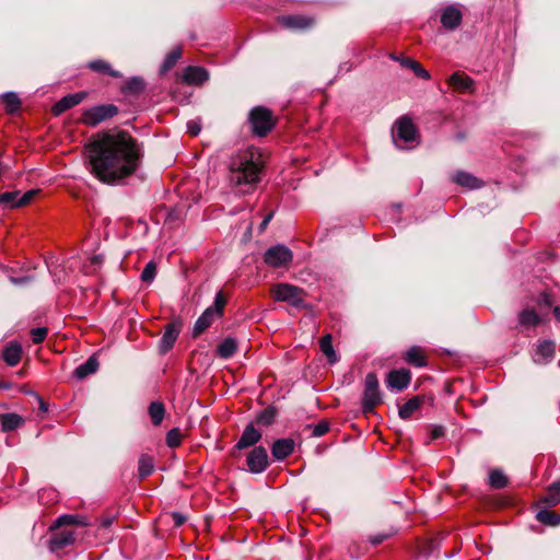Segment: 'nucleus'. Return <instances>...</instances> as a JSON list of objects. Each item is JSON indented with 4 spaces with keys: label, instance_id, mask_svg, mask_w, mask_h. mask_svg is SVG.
<instances>
[{
    "label": "nucleus",
    "instance_id": "nucleus-1",
    "mask_svg": "<svg viewBox=\"0 0 560 560\" xmlns=\"http://www.w3.org/2000/svg\"><path fill=\"white\" fill-rule=\"evenodd\" d=\"M90 172L102 183L115 184L132 175L140 166L142 149L126 131L103 132L84 147Z\"/></svg>",
    "mask_w": 560,
    "mask_h": 560
},
{
    "label": "nucleus",
    "instance_id": "nucleus-2",
    "mask_svg": "<svg viewBox=\"0 0 560 560\" xmlns=\"http://www.w3.org/2000/svg\"><path fill=\"white\" fill-rule=\"evenodd\" d=\"M262 168V155L258 148L240 150L230 159L228 175L230 187L241 195L253 192L260 182Z\"/></svg>",
    "mask_w": 560,
    "mask_h": 560
},
{
    "label": "nucleus",
    "instance_id": "nucleus-3",
    "mask_svg": "<svg viewBox=\"0 0 560 560\" xmlns=\"http://www.w3.org/2000/svg\"><path fill=\"white\" fill-rule=\"evenodd\" d=\"M558 503H560V481H555L549 487L547 493L539 500V510L536 514V518L545 525H558L560 523V516L555 511L549 510Z\"/></svg>",
    "mask_w": 560,
    "mask_h": 560
},
{
    "label": "nucleus",
    "instance_id": "nucleus-4",
    "mask_svg": "<svg viewBox=\"0 0 560 560\" xmlns=\"http://www.w3.org/2000/svg\"><path fill=\"white\" fill-rule=\"evenodd\" d=\"M278 118L271 109L265 106H255L248 114V124L253 135L266 137L277 125Z\"/></svg>",
    "mask_w": 560,
    "mask_h": 560
},
{
    "label": "nucleus",
    "instance_id": "nucleus-5",
    "mask_svg": "<svg viewBox=\"0 0 560 560\" xmlns=\"http://www.w3.org/2000/svg\"><path fill=\"white\" fill-rule=\"evenodd\" d=\"M396 145L400 149H411L419 144L420 133L409 116L400 117L393 133Z\"/></svg>",
    "mask_w": 560,
    "mask_h": 560
},
{
    "label": "nucleus",
    "instance_id": "nucleus-6",
    "mask_svg": "<svg viewBox=\"0 0 560 560\" xmlns=\"http://www.w3.org/2000/svg\"><path fill=\"white\" fill-rule=\"evenodd\" d=\"M270 295L275 301L287 302L293 307H306L305 298L306 292L304 289L290 283H277L270 289Z\"/></svg>",
    "mask_w": 560,
    "mask_h": 560
},
{
    "label": "nucleus",
    "instance_id": "nucleus-7",
    "mask_svg": "<svg viewBox=\"0 0 560 560\" xmlns=\"http://www.w3.org/2000/svg\"><path fill=\"white\" fill-rule=\"evenodd\" d=\"M382 402V396L378 388V378L375 373H369L364 381V390L362 397V411L364 415L374 412L375 408Z\"/></svg>",
    "mask_w": 560,
    "mask_h": 560
},
{
    "label": "nucleus",
    "instance_id": "nucleus-8",
    "mask_svg": "<svg viewBox=\"0 0 560 560\" xmlns=\"http://www.w3.org/2000/svg\"><path fill=\"white\" fill-rule=\"evenodd\" d=\"M119 113V109L114 104H102L86 108L82 112L80 121L88 127H96L101 122L113 118Z\"/></svg>",
    "mask_w": 560,
    "mask_h": 560
},
{
    "label": "nucleus",
    "instance_id": "nucleus-9",
    "mask_svg": "<svg viewBox=\"0 0 560 560\" xmlns=\"http://www.w3.org/2000/svg\"><path fill=\"white\" fill-rule=\"evenodd\" d=\"M292 252L284 245L268 248L264 255L266 265L272 268L285 267L292 260Z\"/></svg>",
    "mask_w": 560,
    "mask_h": 560
},
{
    "label": "nucleus",
    "instance_id": "nucleus-10",
    "mask_svg": "<svg viewBox=\"0 0 560 560\" xmlns=\"http://www.w3.org/2000/svg\"><path fill=\"white\" fill-rule=\"evenodd\" d=\"M246 466L252 474H260L268 467V454L264 446H255L246 456Z\"/></svg>",
    "mask_w": 560,
    "mask_h": 560
},
{
    "label": "nucleus",
    "instance_id": "nucleus-11",
    "mask_svg": "<svg viewBox=\"0 0 560 560\" xmlns=\"http://www.w3.org/2000/svg\"><path fill=\"white\" fill-rule=\"evenodd\" d=\"M51 537L49 539V550L52 552L62 550L67 548L68 546H71L75 540V534L72 529H55L51 530Z\"/></svg>",
    "mask_w": 560,
    "mask_h": 560
},
{
    "label": "nucleus",
    "instance_id": "nucleus-12",
    "mask_svg": "<svg viewBox=\"0 0 560 560\" xmlns=\"http://www.w3.org/2000/svg\"><path fill=\"white\" fill-rule=\"evenodd\" d=\"M278 23L293 31H303L314 25L315 21L313 18L301 14L282 15L278 18Z\"/></svg>",
    "mask_w": 560,
    "mask_h": 560
},
{
    "label": "nucleus",
    "instance_id": "nucleus-13",
    "mask_svg": "<svg viewBox=\"0 0 560 560\" xmlns=\"http://www.w3.org/2000/svg\"><path fill=\"white\" fill-rule=\"evenodd\" d=\"M411 381V373L407 369L392 370L387 374L386 385L390 389L402 390L407 388Z\"/></svg>",
    "mask_w": 560,
    "mask_h": 560
},
{
    "label": "nucleus",
    "instance_id": "nucleus-14",
    "mask_svg": "<svg viewBox=\"0 0 560 560\" xmlns=\"http://www.w3.org/2000/svg\"><path fill=\"white\" fill-rule=\"evenodd\" d=\"M427 400L430 402L433 401L431 397H427L424 395L413 396L399 407V417L404 420L410 419L418 410L422 408Z\"/></svg>",
    "mask_w": 560,
    "mask_h": 560
},
{
    "label": "nucleus",
    "instance_id": "nucleus-15",
    "mask_svg": "<svg viewBox=\"0 0 560 560\" xmlns=\"http://www.w3.org/2000/svg\"><path fill=\"white\" fill-rule=\"evenodd\" d=\"M88 96L86 92H77L73 94H68L54 104L51 112L54 115L58 116L65 113L66 110L77 106L81 102H83Z\"/></svg>",
    "mask_w": 560,
    "mask_h": 560
},
{
    "label": "nucleus",
    "instance_id": "nucleus-16",
    "mask_svg": "<svg viewBox=\"0 0 560 560\" xmlns=\"http://www.w3.org/2000/svg\"><path fill=\"white\" fill-rule=\"evenodd\" d=\"M402 360L411 366L424 368L428 365V355L424 348L420 346L410 347L404 354Z\"/></svg>",
    "mask_w": 560,
    "mask_h": 560
},
{
    "label": "nucleus",
    "instance_id": "nucleus-17",
    "mask_svg": "<svg viewBox=\"0 0 560 560\" xmlns=\"http://www.w3.org/2000/svg\"><path fill=\"white\" fill-rule=\"evenodd\" d=\"M180 332V325L177 324V323H170L166 325L165 327V330H164V334L161 338V341H160V351L161 353H166L168 352L175 341L177 340L178 338V335Z\"/></svg>",
    "mask_w": 560,
    "mask_h": 560
},
{
    "label": "nucleus",
    "instance_id": "nucleus-18",
    "mask_svg": "<svg viewBox=\"0 0 560 560\" xmlns=\"http://www.w3.org/2000/svg\"><path fill=\"white\" fill-rule=\"evenodd\" d=\"M462 11L455 5H447L441 14V23L447 30H455L462 23Z\"/></svg>",
    "mask_w": 560,
    "mask_h": 560
},
{
    "label": "nucleus",
    "instance_id": "nucleus-19",
    "mask_svg": "<svg viewBox=\"0 0 560 560\" xmlns=\"http://www.w3.org/2000/svg\"><path fill=\"white\" fill-rule=\"evenodd\" d=\"M22 345L15 340L8 342L2 350V359L9 366L18 365L22 359Z\"/></svg>",
    "mask_w": 560,
    "mask_h": 560
},
{
    "label": "nucleus",
    "instance_id": "nucleus-20",
    "mask_svg": "<svg viewBox=\"0 0 560 560\" xmlns=\"http://www.w3.org/2000/svg\"><path fill=\"white\" fill-rule=\"evenodd\" d=\"M209 75L205 68L189 66L183 72V81L190 85H200L208 80Z\"/></svg>",
    "mask_w": 560,
    "mask_h": 560
},
{
    "label": "nucleus",
    "instance_id": "nucleus-21",
    "mask_svg": "<svg viewBox=\"0 0 560 560\" xmlns=\"http://www.w3.org/2000/svg\"><path fill=\"white\" fill-rule=\"evenodd\" d=\"M294 441L292 439H279L271 445V454L278 460H283L292 454Z\"/></svg>",
    "mask_w": 560,
    "mask_h": 560
},
{
    "label": "nucleus",
    "instance_id": "nucleus-22",
    "mask_svg": "<svg viewBox=\"0 0 560 560\" xmlns=\"http://www.w3.org/2000/svg\"><path fill=\"white\" fill-rule=\"evenodd\" d=\"M260 439H261V433L253 424H248L244 429L235 447L237 450H243V448L254 446L257 442H259Z\"/></svg>",
    "mask_w": 560,
    "mask_h": 560
},
{
    "label": "nucleus",
    "instance_id": "nucleus-23",
    "mask_svg": "<svg viewBox=\"0 0 560 560\" xmlns=\"http://www.w3.org/2000/svg\"><path fill=\"white\" fill-rule=\"evenodd\" d=\"M86 68L95 73L108 75L112 78H120L121 73L115 70L112 65L104 59L91 60L86 63Z\"/></svg>",
    "mask_w": 560,
    "mask_h": 560
},
{
    "label": "nucleus",
    "instance_id": "nucleus-24",
    "mask_svg": "<svg viewBox=\"0 0 560 560\" xmlns=\"http://www.w3.org/2000/svg\"><path fill=\"white\" fill-rule=\"evenodd\" d=\"M452 180L457 185L468 189H478L483 185V182L481 179L464 171L456 172L452 176Z\"/></svg>",
    "mask_w": 560,
    "mask_h": 560
},
{
    "label": "nucleus",
    "instance_id": "nucleus-25",
    "mask_svg": "<svg viewBox=\"0 0 560 560\" xmlns=\"http://www.w3.org/2000/svg\"><path fill=\"white\" fill-rule=\"evenodd\" d=\"M215 317H218V315L214 313V308L208 307L195 323L194 337L199 336L206 329H208L212 325Z\"/></svg>",
    "mask_w": 560,
    "mask_h": 560
},
{
    "label": "nucleus",
    "instance_id": "nucleus-26",
    "mask_svg": "<svg viewBox=\"0 0 560 560\" xmlns=\"http://www.w3.org/2000/svg\"><path fill=\"white\" fill-rule=\"evenodd\" d=\"M448 84L454 90L464 93L471 90L474 81L465 73L454 72L448 79Z\"/></svg>",
    "mask_w": 560,
    "mask_h": 560
},
{
    "label": "nucleus",
    "instance_id": "nucleus-27",
    "mask_svg": "<svg viewBox=\"0 0 560 560\" xmlns=\"http://www.w3.org/2000/svg\"><path fill=\"white\" fill-rule=\"evenodd\" d=\"M556 351V346L553 342L544 340L539 342L536 349V353L534 355L535 362L545 363L548 362L551 358H553Z\"/></svg>",
    "mask_w": 560,
    "mask_h": 560
},
{
    "label": "nucleus",
    "instance_id": "nucleus-28",
    "mask_svg": "<svg viewBox=\"0 0 560 560\" xmlns=\"http://www.w3.org/2000/svg\"><path fill=\"white\" fill-rule=\"evenodd\" d=\"M0 422L2 431L10 432L22 427L25 420L18 413L9 412L0 415Z\"/></svg>",
    "mask_w": 560,
    "mask_h": 560
},
{
    "label": "nucleus",
    "instance_id": "nucleus-29",
    "mask_svg": "<svg viewBox=\"0 0 560 560\" xmlns=\"http://www.w3.org/2000/svg\"><path fill=\"white\" fill-rule=\"evenodd\" d=\"M68 525H80V526H88L89 523L86 522L85 517H81L79 515H72V514H65L59 516L55 523L50 526V530H55L57 528L68 526Z\"/></svg>",
    "mask_w": 560,
    "mask_h": 560
},
{
    "label": "nucleus",
    "instance_id": "nucleus-30",
    "mask_svg": "<svg viewBox=\"0 0 560 560\" xmlns=\"http://www.w3.org/2000/svg\"><path fill=\"white\" fill-rule=\"evenodd\" d=\"M98 369V361L95 357H90L84 363L80 364L73 372L78 380H83L86 376L94 374Z\"/></svg>",
    "mask_w": 560,
    "mask_h": 560
},
{
    "label": "nucleus",
    "instance_id": "nucleus-31",
    "mask_svg": "<svg viewBox=\"0 0 560 560\" xmlns=\"http://www.w3.org/2000/svg\"><path fill=\"white\" fill-rule=\"evenodd\" d=\"M541 322V318L539 315L532 308L523 310L518 314V324L523 328H534L537 325H539Z\"/></svg>",
    "mask_w": 560,
    "mask_h": 560
},
{
    "label": "nucleus",
    "instance_id": "nucleus-32",
    "mask_svg": "<svg viewBox=\"0 0 560 560\" xmlns=\"http://www.w3.org/2000/svg\"><path fill=\"white\" fill-rule=\"evenodd\" d=\"M393 59L400 61V65L405 68H408L413 71V73L424 80L430 79V73L422 67V65L413 59L410 58H398L395 56H392Z\"/></svg>",
    "mask_w": 560,
    "mask_h": 560
},
{
    "label": "nucleus",
    "instance_id": "nucleus-33",
    "mask_svg": "<svg viewBox=\"0 0 560 560\" xmlns=\"http://www.w3.org/2000/svg\"><path fill=\"white\" fill-rule=\"evenodd\" d=\"M236 350V340L234 338L228 337L218 345L217 354L222 359H229L235 354Z\"/></svg>",
    "mask_w": 560,
    "mask_h": 560
},
{
    "label": "nucleus",
    "instance_id": "nucleus-34",
    "mask_svg": "<svg viewBox=\"0 0 560 560\" xmlns=\"http://www.w3.org/2000/svg\"><path fill=\"white\" fill-rule=\"evenodd\" d=\"M144 88L145 83L142 78L132 77L125 82L121 91L124 94L139 95L144 91Z\"/></svg>",
    "mask_w": 560,
    "mask_h": 560
},
{
    "label": "nucleus",
    "instance_id": "nucleus-35",
    "mask_svg": "<svg viewBox=\"0 0 560 560\" xmlns=\"http://www.w3.org/2000/svg\"><path fill=\"white\" fill-rule=\"evenodd\" d=\"M319 349L323 352V354L327 358L329 363L337 362L338 358L334 350L332 336L330 334H327L320 338Z\"/></svg>",
    "mask_w": 560,
    "mask_h": 560
},
{
    "label": "nucleus",
    "instance_id": "nucleus-36",
    "mask_svg": "<svg viewBox=\"0 0 560 560\" xmlns=\"http://www.w3.org/2000/svg\"><path fill=\"white\" fill-rule=\"evenodd\" d=\"M149 416L153 425H160L165 416V407L161 401H153L149 406Z\"/></svg>",
    "mask_w": 560,
    "mask_h": 560
},
{
    "label": "nucleus",
    "instance_id": "nucleus-37",
    "mask_svg": "<svg viewBox=\"0 0 560 560\" xmlns=\"http://www.w3.org/2000/svg\"><path fill=\"white\" fill-rule=\"evenodd\" d=\"M153 458L150 455L142 454L138 462V474L140 479H144L153 471Z\"/></svg>",
    "mask_w": 560,
    "mask_h": 560
},
{
    "label": "nucleus",
    "instance_id": "nucleus-38",
    "mask_svg": "<svg viewBox=\"0 0 560 560\" xmlns=\"http://www.w3.org/2000/svg\"><path fill=\"white\" fill-rule=\"evenodd\" d=\"M509 479L501 469H492L489 472V485L493 489H503L508 486Z\"/></svg>",
    "mask_w": 560,
    "mask_h": 560
},
{
    "label": "nucleus",
    "instance_id": "nucleus-39",
    "mask_svg": "<svg viewBox=\"0 0 560 560\" xmlns=\"http://www.w3.org/2000/svg\"><path fill=\"white\" fill-rule=\"evenodd\" d=\"M182 54H183V51H182L180 47L173 48L166 55V57L163 61V65L161 67V71L164 73L170 71L177 63V61L182 58Z\"/></svg>",
    "mask_w": 560,
    "mask_h": 560
},
{
    "label": "nucleus",
    "instance_id": "nucleus-40",
    "mask_svg": "<svg viewBox=\"0 0 560 560\" xmlns=\"http://www.w3.org/2000/svg\"><path fill=\"white\" fill-rule=\"evenodd\" d=\"M3 103L5 105V109L8 113H14L20 109L21 101L19 96L14 93H5L2 96Z\"/></svg>",
    "mask_w": 560,
    "mask_h": 560
},
{
    "label": "nucleus",
    "instance_id": "nucleus-41",
    "mask_svg": "<svg viewBox=\"0 0 560 560\" xmlns=\"http://www.w3.org/2000/svg\"><path fill=\"white\" fill-rule=\"evenodd\" d=\"M183 440V434L178 428H174L170 430L166 434V444L167 446L174 448L180 445Z\"/></svg>",
    "mask_w": 560,
    "mask_h": 560
},
{
    "label": "nucleus",
    "instance_id": "nucleus-42",
    "mask_svg": "<svg viewBox=\"0 0 560 560\" xmlns=\"http://www.w3.org/2000/svg\"><path fill=\"white\" fill-rule=\"evenodd\" d=\"M276 416H277L276 409L273 407H268L259 413L257 421L260 424L269 425L275 421Z\"/></svg>",
    "mask_w": 560,
    "mask_h": 560
},
{
    "label": "nucleus",
    "instance_id": "nucleus-43",
    "mask_svg": "<svg viewBox=\"0 0 560 560\" xmlns=\"http://www.w3.org/2000/svg\"><path fill=\"white\" fill-rule=\"evenodd\" d=\"M155 275H156V265L153 261H150L145 265V267L141 273V279L143 282L150 283L155 278Z\"/></svg>",
    "mask_w": 560,
    "mask_h": 560
},
{
    "label": "nucleus",
    "instance_id": "nucleus-44",
    "mask_svg": "<svg viewBox=\"0 0 560 560\" xmlns=\"http://www.w3.org/2000/svg\"><path fill=\"white\" fill-rule=\"evenodd\" d=\"M47 335L48 329L46 327L33 328L31 330L32 341L35 345L42 343L46 339Z\"/></svg>",
    "mask_w": 560,
    "mask_h": 560
},
{
    "label": "nucleus",
    "instance_id": "nucleus-45",
    "mask_svg": "<svg viewBox=\"0 0 560 560\" xmlns=\"http://www.w3.org/2000/svg\"><path fill=\"white\" fill-rule=\"evenodd\" d=\"M226 304V298L223 295L222 291L218 292L214 299L213 308L214 313L220 317L223 313V308Z\"/></svg>",
    "mask_w": 560,
    "mask_h": 560
},
{
    "label": "nucleus",
    "instance_id": "nucleus-46",
    "mask_svg": "<svg viewBox=\"0 0 560 560\" xmlns=\"http://www.w3.org/2000/svg\"><path fill=\"white\" fill-rule=\"evenodd\" d=\"M329 431V423L327 421H320L313 428V436H323Z\"/></svg>",
    "mask_w": 560,
    "mask_h": 560
},
{
    "label": "nucleus",
    "instance_id": "nucleus-47",
    "mask_svg": "<svg viewBox=\"0 0 560 560\" xmlns=\"http://www.w3.org/2000/svg\"><path fill=\"white\" fill-rule=\"evenodd\" d=\"M19 196V192H4L0 195V202L1 203H10L12 207H15L16 197Z\"/></svg>",
    "mask_w": 560,
    "mask_h": 560
},
{
    "label": "nucleus",
    "instance_id": "nucleus-48",
    "mask_svg": "<svg viewBox=\"0 0 560 560\" xmlns=\"http://www.w3.org/2000/svg\"><path fill=\"white\" fill-rule=\"evenodd\" d=\"M444 434H445V430L442 425H433L430 428V440L431 441L443 438Z\"/></svg>",
    "mask_w": 560,
    "mask_h": 560
},
{
    "label": "nucleus",
    "instance_id": "nucleus-49",
    "mask_svg": "<svg viewBox=\"0 0 560 560\" xmlns=\"http://www.w3.org/2000/svg\"><path fill=\"white\" fill-rule=\"evenodd\" d=\"M187 130L190 136L196 137L199 135L201 126L197 120H190L187 122Z\"/></svg>",
    "mask_w": 560,
    "mask_h": 560
},
{
    "label": "nucleus",
    "instance_id": "nucleus-50",
    "mask_svg": "<svg viewBox=\"0 0 560 560\" xmlns=\"http://www.w3.org/2000/svg\"><path fill=\"white\" fill-rule=\"evenodd\" d=\"M34 195H35L34 190H30V191L25 192L23 196H21L18 199V201L15 202V207H23V206L27 205L32 200Z\"/></svg>",
    "mask_w": 560,
    "mask_h": 560
},
{
    "label": "nucleus",
    "instance_id": "nucleus-51",
    "mask_svg": "<svg viewBox=\"0 0 560 560\" xmlns=\"http://www.w3.org/2000/svg\"><path fill=\"white\" fill-rule=\"evenodd\" d=\"M389 537L387 534H377L370 537V541L373 545H380Z\"/></svg>",
    "mask_w": 560,
    "mask_h": 560
},
{
    "label": "nucleus",
    "instance_id": "nucleus-52",
    "mask_svg": "<svg viewBox=\"0 0 560 560\" xmlns=\"http://www.w3.org/2000/svg\"><path fill=\"white\" fill-rule=\"evenodd\" d=\"M172 517H173L175 526H177V527L182 526L186 522V517L183 514L177 513V512L173 513Z\"/></svg>",
    "mask_w": 560,
    "mask_h": 560
},
{
    "label": "nucleus",
    "instance_id": "nucleus-53",
    "mask_svg": "<svg viewBox=\"0 0 560 560\" xmlns=\"http://www.w3.org/2000/svg\"><path fill=\"white\" fill-rule=\"evenodd\" d=\"M272 217H273V212L271 211V212H269V213L264 218V220H262V222L260 223V226H259L260 231H264V230L267 228V225H268V224H269V222L271 221Z\"/></svg>",
    "mask_w": 560,
    "mask_h": 560
},
{
    "label": "nucleus",
    "instance_id": "nucleus-54",
    "mask_svg": "<svg viewBox=\"0 0 560 560\" xmlns=\"http://www.w3.org/2000/svg\"><path fill=\"white\" fill-rule=\"evenodd\" d=\"M540 303L544 304L547 307H550L551 304H552V300H551L550 295L545 292V293L541 294Z\"/></svg>",
    "mask_w": 560,
    "mask_h": 560
},
{
    "label": "nucleus",
    "instance_id": "nucleus-55",
    "mask_svg": "<svg viewBox=\"0 0 560 560\" xmlns=\"http://www.w3.org/2000/svg\"><path fill=\"white\" fill-rule=\"evenodd\" d=\"M39 409L43 411V412H47L48 411V406L45 404V401L43 399L39 398Z\"/></svg>",
    "mask_w": 560,
    "mask_h": 560
},
{
    "label": "nucleus",
    "instance_id": "nucleus-56",
    "mask_svg": "<svg viewBox=\"0 0 560 560\" xmlns=\"http://www.w3.org/2000/svg\"><path fill=\"white\" fill-rule=\"evenodd\" d=\"M11 383L9 382H0V389H10Z\"/></svg>",
    "mask_w": 560,
    "mask_h": 560
},
{
    "label": "nucleus",
    "instance_id": "nucleus-57",
    "mask_svg": "<svg viewBox=\"0 0 560 560\" xmlns=\"http://www.w3.org/2000/svg\"><path fill=\"white\" fill-rule=\"evenodd\" d=\"M553 315H555L556 318L560 319V306H555L553 307Z\"/></svg>",
    "mask_w": 560,
    "mask_h": 560
},
{
    "label": "nucleus",
    "instance_id": "nucleus-58",
    "mask_svg": "<svg viewBox=\"0 0 560 560\" xmlns=\"http://www.w3.org/2000/svg\"><path fill=\"white\" fill-rule=\"evenodd\" d=\"M112 523H113L112 520L105 518V520L102 521V526L108 527V526H110Z\"/></svg>",
    "mask_w": 560,
    "mask_h": 560
},
{
    "label": "nucleus",
    "instance_id": "nucleus-59",
    "mask_svg": "<svg viewBox=\"0 0 560 560\" xmlns=\"http://www.w3.org/2000/svg\"><path fill=\"white\" fill-rule=\"evenodd\" d=\"M92 262L95 264V265H98L102 262V258L100 256H94L92 258Z\"/></svg>",
    "mask_w": 560,
    "mask_h": 560
},
{
    "label": "nucleus",
    "instance_id": "nucleus-60",
    "mask_svg": "<svg viewBox=\"0 0 560 560\" xmlns=\"http://www.w3.org/2000/svg\"><path fill=\"white\" fill-rule=\"evenodd\" d=\"M4 173V167L2 166V164L0 163V177L2 176V174Z\"/></svg>",
    "mask_w": 560,
    "mask_h": 560
}]
</instances>
